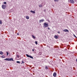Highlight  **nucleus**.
I'll return each mask as SVG.
<instances>
[{
	"label": "nucleus",
	"mask_w": 77,
	"mask_h": 77,
	"mask_svg": "<svg viewBox=\"0 0 77 77\" xmlns=\"http://www.w3.org/2000/svg\"><path fill=\"white\" fill-rule=\"evenodd\" d=\"M44 26L46 28V27H48V24L45 23H44Z\"/></svg>",
	"instance_id": "nucleus-1"
},
{
	"label": "nucleus",
	"mask_w": 77,
	"mask_h": 77,
	"mask_svg": "<svg viewBox=\"0 0 77 77\" xmlns=\"http://www.w3.org/2000/svg\"><path fill=\"white\" fill-rule=\"evenodd\" d=\"M26 56L28 57H30V58H31V59H33V57L32 56H30L28 54H26Z\"/></svg>",
	"instance_id": "nucleus-2"
},
{
	"label": "nucleus",
	"mask_w": 77,
	"mask_h": 77,
	"mask_svg": "<svg viewBox=\"0 0 77 77\" xmlns=\"http://www.w3.org/2000/svg\"><path fill=\"white\" fill-rule=\"evenodd\" d=\"M2 9H5V8H6V5H3L2 6Z\"/></svg>",
	"instance_id": "nucleus-3"
},
{
	"label": "nucleus",
	"mask_w": 77,
	"mask_h": 77,
	"mask_svg": "<svg viewBox=\"0 0 77 77\" xmlns=\"http://www.w3.org/2000/svg\"><path fill=\"white\" fill-rule=\"evenodd\" d=\"M70 3H72V4H74V1L73 0H70Z\"/></svg>",
	"instance_id": "nucleus-4"
},
{
	"label": "nucleus",
	"mask_w": 77,
	"mask_h": 77,
	"mask_svg": "<svg viewBox=\"0 0 77 77\" xmlns=\"http://www.w3.org/2000/svg\"><path fill=\"white\" fill-rule=\"evenodd\" d=\"M64 32H69V30L67 29H64L63 30Z\"/></svg>",
	"instance_id": "nucleus-5"
},
{
	"label": "nucleus",
	"mask_w": 77,
	"mask_h": 77,
	"mask_svg": "<svg viewBox=\"0 0 77 77\" xmlns=\"http://www.w3.org/2000/svg\"><path fill=\"white\" fill-rule=\"evenodd\" d=\"M57 75V74L56 73V72H54L53 74V75L54 77H56V76Z\"/></svg>",
	"instance_id": "nucleus-6"
},
{
	"label": "nucleus",
	"mask_w": 77,
	"mask_h": 77,
	"mask_svg": "<svg viewBox=\"0 0 77 77\" xmlns=\"http://www.w3.org/2000/svg\"><path fill=\"white\" fill-rule=\"evenodd\" d=\"M43 21H44V19H42V20H39V23H41L42 22H43Z\"/></svg>",
	"instance_id": "nucleus-7"
},
{
	"label": "nucleus",
	"mask_w": 77,
	"mask_h": 77,
	"mask_svg": "<svg viewBox=\"0 0 77 77\" xmlns=\"http://www.w3.org/2000/svg\"><path fill=\"white\" fill-rule=\"evenodd\" d=\"M35 11H31L30 12H31L32 13V14H35Z\"/></svg>",
	"instance_id": "nucleus-8"
},
{
	"label": "nucleus",
	"mask_w": 77,
	"mask_h": 77,
	"mask_svg": "<svg viewBox=\"0 0 77 77\" xmlns=\"http://www.w3.org/2000/svg\"><path fill=\"white\" fill-rule=\"evenodd\" d=\"M14 61V60H13V58H11L10 59L9 58V61Z\"/></svg>",
	"instance_id": "nucleus-9"
},
{
	"label": "nucleus",
	"mask_w": 77,
	"mask_h": 77,
	"mask_svg": "<svg viewBox=\"0 0 77 77\" xmlns=\"http://www.w3.org/2000/svg\"><path fill=\"white\" fill-rule=\"evenodd\" d=\"M26 19H27V20H29V17L28 16H26Z\"/></svg>",
	"instance_id": "nucleus-10"
},
{
	"label": "nucleus",
	"mask_w": 77,
	"mask_h": 77,
	"mask_svg": "<svg viewBox=\"0 0 77 77\" xmlns=\"http://www.w3.org/2000/svg\"><path fill=\"white\" fill-rule=\"evenodd\" d=\"M4 60H7L8 61H9V58H7L5 59H4Z\"/></svg>",
	"instance_id": "nucleus-11"
},
{
	"label": "nucleus",
	"mask_w": 77,
	"mask_h": 77,
	"mask_svg": "<svg viewBox=\"0 0 77 77\" xmlns=\"http://www.w3.org/2000/svg\"><path fill=\"white\" fill-rule=\"evenodd\" d=\"M0 54H1V55H3V52L1 51L0 52Z\"/></svg>",
	"instance_id": "nucleus-12"
},
{
	"label": "nucleus",
	"mask_w": 77,
	"mask_h": 77,
	"mask_svg": "<svg viewBox=\"0 0 77 77\" xmlns=\"http://www.w3.org/2000/svg\"><path fill=\"white\" fill-rule=\"evenodd\" d=\"M32 38H33V39H36V37L35 36H33V35H32Z\"/></svg>",
	"instance_id": "nucleus-13"
},
{
	"label": "nucleus",
	"mask_w": 77,
	"mask_h": 77,
	"mask_svg": "<svg viewBox=\"0 0 77 77\" xmlns=\"http://www.w3.org/2000/svg\"><path fill=\"white\" fill-rule=\"evenodd\" d=\"M54 37L55 38V39H57V38H58V37H57V36L56 35H55L54 36Z\"/></svg>",
	"instance_id": "nucleus-14"
},
{
	"label": "nucleus",
	"mask_w": 77,
	"mask_h": 77,
	"mask_svg": "<svg viewBox=\"0 0 77 77\" xmlns=\"http://www.w3.org/2000/svg\"><path fill=\"white\" fill-rule=\"evenodd\" d=\"M39 8H42V5H39Z\"/></svg>",
	"instance_id": "nucleus-15"
},
{
	"label": "nucleus",
	"mask_w": 77,
	"mask_h": 77,
	"mask_svg": "<svg viewBox=\"0 0 77 77\" xmlns=\"http://www.w3.org/2000/svg\"><path fill=\"white\" fill-rule=\"evenodd\" d=\"M1 57L2 58H5V56L4 55L2 56Z\"/></svg>",
	"instance_id": "nucleus-16"
},
{
	"label": "nucleus",
	"mask_w": 77,
	"mask_h": 77,
	"mask_svg": "<svg viewBox=\"0 0 77 77\" xmlns=\"http://www.w3.org/2000/svg\"><path fill=\"white\" fill-rule=\"evenodd\" d=\"M54 2H59V0H54Z\"/></svg>",
	"instance_id": "nucleus-17"
},
{
	"label": "nucleus",
	"mask_w": 77,
	"mask_h": 77,
	"mask_svg": "<svg viewBox=\"0 0 77 77\" xmlns=\"http://www.w3.org/2000/svg\"><path fill=\"white\" fill-rule=\"evenodd\" d=\"M7 56H8V55H9V53L7 51Z\"/></svg>",
	"instance_id": "nucleus-18"
},
{
	"label": "nucleus",
	"mask_w": 77,
	"mask_h": 77,
	"mask_svg": "<svg viewBox=\"0 0 77 77\" xmlns=\"http://www.w3.org/2000/svg\"><path fill=\"white\" fill-rule=\"evenodd\" d=\"M16 56H17V57H18V58H19V57H19V55H17Z\"/></svg>",
	"instance_id": "nucleus-19"
},
{
	"label": "nucleus",
	"mask_w": 77,
	"mask_h": 77,
	"mask_svg": "<svg viewBox=\"0 0 77 77\" xmlns=\"http://www.w3.org/2000/svg\"><path fill=\"white\" fill-rule=\"evenodd\" d=\"M17 63H20V61H17Z\"/></svg>",
	"instance_id": "nucleus-20"
},
{
	"label": "nucleus",
	"mask_w": 77,
	"mask_h": 77,
	"mask_svg": "<svg viewBox=\"0 0 77 77\" xmlns=\"http://www.w3.org/2000/svg\"><path fill=\"white\" fill-rule=\"evenodd\" d=\"M35 44H36V45H37V44H38V42H37L35 41Z\"/></svg>",
	"instance_id": "nucleus-21"
},
{
	"label": "nucleus",
	"mask_w": 77,
	"mask_h": 77,
	"mask_svg": "<svg viewBox=\"0 0 77 77\" xmlns=\"http://www.w3.org/2000/svg\"><path fill=\"white\" fill-rule=\"evenodd\" d=\"M4 4L5 5H6V2H4Z\"/></svg>",
	"instance_id": "nucleus-22"
},
{
	"label": "nucleus",
	"mask_w": 77,
	"mask_h": 77,
	"mask_svg": "<svg viewBox=\"0 0 77 77\" xmlns=\"http://www.w3.org/2000/svg\"><path fill=\"white\" fill-rule=\"evenodd\" d=\"M0 24H2V22L1 21H0Z\"/></svg>",
	"instance_id": "nucleus-23"
},
{
	"label": "nucleus",
	"mask_w": 77,
	"mask_h": 77,
	"mask_svg": "<svg viewBox=\"0 0 77 77\" xmlns=\"http://www.w3.org/2000/svg\"><path fill=\"white\" fill-rule=\"evenodd\" d=\"M39 54L40 55H41V54H42L41 53V52H39Z\"/></svg>",
	"instance_id": "nucleus-24"
},
{
	"label": "nucleus",
	"mask_w": 77,
	"mask_h": 77,
	"mask_svg": "<svg viewBox=\"0 0 77 77\" xmlns=\"http://www.w3.org/2000/svg\"><path fill=\"white\" fill-rule=\"evenodd\" d=\"M45 69H48V68H47V66H46V67H45Z\"/></svg>",
	"instance_id": "nucleus-25"
},
{
	"label": "nucleus",
	"mask_w": 77,
	"mask_h": 77,
	"mask_svg": "<svg viewBox=\"0 0 77 77\" xmlns=\"http://www.w3.org/2000/svg\"><path fill=\"white\" fill-rule=\"evenodd\" d=\"M73 35L75 37V38H77V37H76V36H75V35H74V34Z\"/></svg>",
	"instance_id": "nucleus-26"
},
{
	"label": "nucleus",
	"mask_w": 77,
	"mask_h": 77,
	"mask_svg": "<svg viewBox=\"0 0 77 77\" xmlns=\"http://www.w3.org/2000/svg\"><path fill=\"white\" fill-rule=\"evenodd\" d=\"M48 30H50V28L48 27Z\"/></svg>",
	"instance_id": "nucleus-27"
},
{
	"label": "nucleus",
	"mask_w": 77,
	"mask_h": 77,
	"mask_svg": "<svg viewBox=\"0 0 77 77\" xmlns=\"http://www.w3.org/2000/svg\"><path fill=\"white\" fill-rule=\"evenodd\" d=\"M22 63H24V61H22Z\"/></svg>",
	"instance_id": "nucleus-28"
},
{
	"label": "nucleus",
	"mask_w": 77,
	"mask_h": 77,
	"mask_svg": "<svg viewBox=\"0 0 77 77\" xmlns=\"http://www.w3.org/2000/svg\"><path fill=\"white\" fill-rule=\"evenodd\" d=\"M17 35H19V33H17Z\"/></svg>",
	"instance_id": "nucleus-29"
},
{
	"label": "nucleus",
	"mask_w": 77,
	"mask_h": 77,
	"mask_svg": "<svg viewBox=\"0 0 77 77\" xmlns=\"http://www.w3.org/2000/svg\"><path fill=\"white\" fill-rule=\"evenodd\" d=\"M32 51H34V49H32Z\"/></svg>",
	"instance_id": "nucleus-30"
},
{
	"label": "nucleus",
	"mask_w": 77,
	"mask_h": 77,
	"mask_svg": "<svg viewBox=\"0 0 77 77\" xmlns=\"http://www.w3.org/2000/svg\"><path fill=\"white\" fill-rule=\"evenodd\" d=\"M58 33H59V34L60 33V32H58Z\"/></svg>",
	"instance_id": "nucleus-31"
},
{
	"label": "nucleus",
	"mask_w": 77,
	"mask_h": 77,
	"mask_svg": "<svg viewBox=\"0 0 77 77\" xmlns=\"http://www.w3.org/2000/svg\"><path fill=\"white\" fill-rule=\"evenodd\" d=\"M76 61L77 62V59L76 60Z\"/></svg>",
	"instance_id": "nucleus-32"
},
{
	"label": "nucleus",
	"mask_w": 77,
	"mask_h": 77,
	"mask_svg": "<svg viewBox=\"0 0 77 77\" xmlns=\"http://www.w3.org/2000/svg\"><path fill=\"white\" fill-rule=\"evenodd\" d=\"M75 2H76V0H74Z\"/></svg>",
	"instance_id": "nucleus-33"
}]
</instances>
